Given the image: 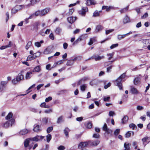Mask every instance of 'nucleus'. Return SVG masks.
I'll return each instance as SVG.
<instances>
[{
  "label": "nucleus",
  "instance_id": "obj_38",
  "mask_svg": "<svg viewBox=\"0 0 150 150\" xmlns=\"http://www.w3.org/2000/svg\"><path fill=\"white\" fill-rule=\"evenodd\" d=\"M128 120V117L127 116H125L122 119V123H125L127 122Z\"/></svg>",
  "mask_w": 150,
  "mask_h": 150
},
{
  "label": "nucleus",
  "instance_id": "obj_37",
  "mask_svg": "<svg viewBox=\"0 0 150 150\" xmlns=\"http://www.w3.org/2000/svg\"><path fill=\"white\" fill-rule=\"evenodd\" d=\"M125 37H126L125 34H124V35H118L117 36V38L118 40H120L122 39H123Z\"/></svg>",
  "mask_w": 150,
  "mask_h": 150
},
{
  "label": "nucleus",
  "instance_id": "obj_60",
  "mask_svg": "<svg viewBox=\"0 0 150 150\" xmlns=\"http://www.w3.org/2000/svg\"><path fill=\"white\" fill-rule=\"evenodd\" d=\"M118 45V44L117 43L112 44L110 47V48L111 49L117 47Z\"/></svg>",
  "mask_w": 150,
  "mask_h": 150
},
{
  "label": "nucleus",
  "instance_id": "obj_30",
  "mask_svg": "<svg viewBox=\"0 0 150 150\" xmlns=\"http://www.w3.org/2000/svg\"><path fill=\"white\" fill-rule=\"evenodd\" d=\"M102 12L101 11H96L93 13V16L94 17H98L100 16V13Z\"/></svg>",
  "mask_w": 150,
  "mask_h": 150
},
{
  "label": "nucleus",
  "instance_id": "obj_16",
  "mask_svg": "<svg viewBox=\"0 0 150 150\" xmlns=\"http://www.w3.org/2000/svg\"><path fill=\"white\" fill-rule=\"evenodd\" d=\"M114 7L112 6H103L102 7V9L106 10L107 11H109L110 10L113 9Z\"/></svg>",
  "mask_w": 150,
  "mask_h": 150
},
{
  "label": "nucleus",
  "instance_id": "obj_5",
  "mask_svg": "<svg viewBox=\"0 0 150 150\" xmlns=\"http://www.w3.org/2000/svg\"><path fill=\"white\" fill-rule=\"evenodd\" d=\"M30 139H29V138L26 139L24 142V146L25 148H27L29 147V149L30 150L32 147V146L30 145H29L30 141Z\"/></svg>",
  "mask_w": 150,
  "mask_h": 150
},
{
  "label": "nucleus",
  "instance_id": "obj_39",
  "mask_svg": "<svg viewBox=\"0 0 150 150\" xmlns=\"http://www.w3.org/2000/svg\"><path fill=\"white\" fill-rule=\"evenodd\" d=\"M52 52L50 48H47L44 51V53L45 54H48Z\"/></svg>",
  "mask_w": 150,
  "mask_h": 150
},
{
  "label": "nucleus",
  "instance_id": "obj_19",
  "mask_svg": "<svg viewBox=\"0 0 150 150\" xmlns=\"http://www.w3.org/2000/svg\"><path fill=\"white\" fill-rule=\"evenodd\" d=\"M11 46V41H10L9 43V44L7 45L2 46L0 47L1 50H3L5 49L8 47H10Z\"/></svg>",
  "mask_w": 150,
  "mask_h": 150
},
{
  "label": "nucleus",
  "instance_id": "obj_18",
  "mask_svg": "<svg viewBox=\"0 0 150 150\" xmlns=\"http://www.w3.org/2000/svg\"><path fill=\"white\" fill-rule=\"evenodd\" d=\"M49 12V9L48 8H45L41 11V16H43L45 15Z\"/></svg>",
  "mask_w": 150,
  "mask_h": 150
},
{
  "label": "nucleus",
  "instance_id": "obj_12",
  "mask_svg": "<svg viewBox=\"0 0 150 150\" xmlns=\"http://www.w3.org/2000/svg\"><path fill=\"white\" fill-rule=\"evenodd\" d=\"M76 17H70L67 18L68 21L70 23H73L76 20Z\"/></svg>",
  "mask_w": 150,
  "mask_h": 150
},
{
  "label": "nucleus",
  "instance_id": "obj_4",
  "mask_svg": "<svg viewBox=\"0 0 150 150\" xmlns=\"http://www.w3.org/2000/svg\"><path fill=\"white\" fill-rule=\"evenodd\" d=\"M44 138V137L43 136L37 135L33 138H30L29 139H30L31 141L36 142L42 140Z\"/></svg>",
  "mask_w": 150,
  "mask_h": 150
},
{
  "label": "nucleus",
  "instance_id": "obj_7",
  "mask_svg": "<svg viewBox=\"0 0 150 150\" xmlns=\"http://www.w3.org/2000/svg\"><path fill=\"white\" fill-rule=\"evenodd\" d=\"M88 11V8L87 7H83L82 9L79 11V13L82 16H84Z\"/></svg>",
  "mask_w": 150,
  "mask_h": 150
},
{
  "label": "nucleus",
  "instance_id": "obj_21",
  "mask_svg": "<svg viewBox=\"0 0 150 150\" xmlns=\"http://www.w3.org/2000/svg\"><path fill=\"white\" fill-rule=\"evenodd\" d=\"M131 144L129 143H125L124 144V150H130V146Z\"/></svg>",
  "mask_w": 150,
  "mask_h": 150
},
{
  "label": "nucleus",
  "instance_id": "obj_53",
  "mask_svg": "<svg viewBox=\"0 0 150 150\" xmlns=\"http://www.w3.org/2000/svg\"><path fill=\"white\" fill-rule=\"evenodd\" d=\"M113 54V53L108 54H107V56L108 57H109L108 58L109 60H110L112 58Z\"/></svg>",
  "mask_w": 150,
  "mask_h": 150
},
{
  "label": "nucleus",
  "instance_id": "obj_11",
  "mask_svg": "<svg viewBox=\"0 0 150 150\" xmlns=\"http://www.w3.org/2000/svg\"><path fill=\"white\" fill-rule=\"evenodd\" d=\"M33 74L32 71H29L27 72L25 76V78L26 79H30L32 77L31 75Z\"/></svg>",
  "mask_w": 150,
  "mask_h": 150
},
{
  "label": "nucleus",
  "instance_id": "obj_27",
  "mask_svg": "<svg viewBox=\"0 0 150 150\" xmlns=\"http://www.w3.org/2000/svg\"><path fill=\"white\" fill-rule=\"evenodd\" d=\"M62 31V28L59 27H58L55 30V32L56 34L60 35Z\"/></svg>",
  "mask_w": 150,
  "mask_h": 150
},
{
  "label": "nucleus",
  "instance_id": "obj_6",
  "mask_svg": "<svg viewBox=\"0 0 150 150\" xmlns=\"http://www.w3.org/2000/svg\"><path fill=\"white\" fill-rule=\"evenodd\" d=\"M142 140L143 142V144L145 146L147 144H148L150 142V138L146 137L142 138Z\"/></svg>",
  "mask_w": 150,
  "mask_h": 150
},
{
  "label": "nucleus",
  "instance_id": "obj_22",
  "mask_svg": "<svg viewBox=\"0 0 150 150\" xmlns=\"http://www.w3.org/2000/svg\"><path fill=\"white\" fill-rule=\"evenodd\" d=\"M34 127L33 128V130L36 132H38L41 131L40 127L39 125H35Z\"/></svg>",
  "mask_w": 150,
  "mask_h": 150
},
{
  "label": "nucleus",
  "instance_id": "obj_36",
  "mask_svg": "<svg viewBox=\"0 0 150 150\" xmlns=\"http://www.w3.org/2000/svg\"><path fill=\"white\" fill-rule=\"evenodd\" d=\"M43 41L41 40L40 42H36L35 43V46L37 47H39L41 46V44L42 43H43Z\"/></svg>",
  "mask_w": 150,
  "mask_h": 150
},
{
  "label": "nucleus",
  "instance_id": "obj_13",
  "mask_svg": "<svg viewBox=\"0 0 150 150\" xmlns=\"http://www.w3.org/2000/svg\"><path fill=\"white\" fill-rule=\"evenodd\" d=\"M41 69L40 66H38L35 67L33 70L32 72H39L41 71Z\"/></svg>",
  "mask_w": 150,
  "mask_h": 150
},
{
  "label": "nucleus",
  "instance_id": "obj_63",
  "mask_svg": "<svg viewBox=\"0 0 150 150\" xmlns=\"http://www.w3.org/2000/svg\"><path fill=\"white\" fill-rule=\"evenodd\" d=\"M7 83V81H2L1 82V85L3 88L4 87Z\"/></svg>",
  "mask_w": 150,
  "mask_h": 150
},
{
  "label": "nucleus",
  "instance_id": "obj_56",
  "mask_svg": "<svg viewBox=\"0 0 150 150\" xmlns=\"http://www.w3.org/2000/svg\"><path fill=\"white\" fill-rule=\"evenodd\" d=\"M33 59H34L33 58V55H29L28 56V57L27 58V61H28V60L31 61V60H32Z\"/></svg>",
  "mask_w": 150,
  "mask_h": 150
},
{
  "label": "nucleus",
  "instance_id": "obj_15",
  "mask_svg": "<svg viewBox=\"0 0 150 150\" xmlns=\"http://www.w3.org/2000/svg\"><path fill=\"white\" fill-rule=\"evenodd\" d=\"M98 83V81L97 79H95L91 81L90 83V84L92 86H94L97 85Z\"/></svg>",
  "mask_w": 150,
  "mask_h": 150
},
{
  "label": "nucleus",
  "instance_id": "obj_50",
  "mask_svg": "<svg viewBox=\"0 0 150 150\" xmlns=\"http://www.w3.org/2000/svg\"><path fill=\"white\" fill-rule=\"evenodd\" d=\"M63 63V61L62 60H61L60 61H58L56 63H55L54 65V67L56 66L57 65H60L61 64Z\"/></svg>",
  "mask_w": 150,
  "mask_h": 150
},
{
  "label": "nucleus",
  "instance_id": "obj_24",
  "mask_svg": "<svg viewBox=\"0 0 150 150\" xmlns=\"http://www.w3.org/2000/svg\"><path fill=\"white\" fill-rule=\"evenodd\" d=\"M130 20L129 18L127 16H126L123 19V22L124 24L130 22Z\"/></svg>",
  "mask_w": 150,
  "mask_h": 150
},
{
  "label": "nucleus",
  "instance_id": "obj_10",
  "mask_svg": "<svg viewBox=\"0 0 150 150\" xmlns=\"http://www.w3.org/2000/svg\"><path fill=\"white\" fill-rule=\"evenodd\" d=\"M77 57L75 58L74 59L71 60H68L67 63L66 65L68 66H71L74 63V61L76 60Z\"/></svg>",
  "mask_w": 150,
  "mask_h": 150
},
{
  "label": "nucleus",
  "instance_id": "obj_3",
  "mask_svg": "<svg viewBox=\"0 0 150 150\" xmlns=\"http://www.w3.org/2000/svg\"><path fill=\"white\" fill-rule=\"evenodd\" d=\"M88 145V143L87 142H81L79 144L78 148L81 150H87L86 147Z\"/></svg>",
  "mask_w": 150,
  "mask_h": 150
},
{
  "label": "nucleus",
  "instance_id": "obj_33",
  "mask_svg": "<svg viewBox=\"0 0 150 150\" xmlns=\"http://www.w3.org/2000/svg\"><path fill=\"white\" fill-rule=\"evenodd\" d=\"M134 132H133L128 131L125 134V137L126 138H129L131 136V134L133 135Z\"/></svg>",
  "mask_w": 150,
  "mask_h": 150
},
{
  "label": "nucleus",
  "instance_id": "obj_34",
  "mask_svg": "<svg viewBox=\"0 0 150 150\" xmlns=\"http://www.w3.org/2000/svg\"><path fill=\"white\" fill-rule=\"evenodd\" d=\"M100 143V141L98 140H96L93 142L91 143V145L93 146H97Z\"/></svg>",
  "mask_w": 150,
  "mask_h": 150
},
{
  "label": "nucleus",
  "instance_id": "obj_46",
  "mask_svg": "<svg viewBox=\"0 0 150 150\" xmlns=\"http://www.w3.org/2000/svg\"><path fill=\"white\" fill-rule=\"evenodd\" d=\"M103 100L105 102H107L110 99V97L109 96H104L103 98Z\"/></svg>",
  "mask_w": 150,
  "mask_h": 150
},
{
  "label": "nucleus",
  "instance_id": "obj_45",
  "mask_svg": "<svg viewBox=\"0 0 150 150\" xmlns=\"http://www.w3.org/2000/svg\"><path fill=\"white\" fill-rule=\"evenodd\" d=\"M18 11L16 6L13 8L11 10L12 13L15 14Z\"/></svg>",
  "mask_w": 150,
  "mask_h": 150
},
{
  "label": "nucleus",
  "instance_id": "obj_48",
  "mask_svg": "<svg viewBox=\"0 0 150 150\" xmlns=\"http://www.w3.org/2000/svg\"><path fill=\"white\" fill-rule=\"evenodd\" d=\"M53 129V127H48L47 130V133H49Z\"/></svg>",
  "mask_w": 150,
  "mask_h": 150
},
{
  "label": "nucleus",
  "instance_id": "obj_42",
  "mask_svg": "<svg viewBox=\"0 0 150 150\" xmlns=\"http://www.w3.org/2000/svg\"><path fill=\"white\" fill-rule=\"evenodd\" d=\"M69 131V129L68 128H66L64 130V132L66 136H68V132Z\"/></svg>",
  "mask_w": 150,
  "mask_h": 150
},
{
  "label": "nucleus",
  "instance_id": "obj_52",
  "mask_svg": "<svg viewBox=\"0 0 150 150\" xmlns=\"http://www.w3.org/2000/svg\"><path fill=\"white\" fill-rule=\"evenodd\" d=\"M114 31V29H111L109 30H106L105 31V34L106 35H108L110 33L113 32Z\"/></svg>",
  "mask_w": 150,
  "mask_h": 150
},
{
  "label": "nucleus",
  "instance_id": "obj_8",
  "mask_svg": "<svg viewBox=\"0 0 150 150\" xmlns=\"http://www.w3.org/2000/svg\"><path fill=\"white\" fill-rule=\"evenodd\" d=\"M104 58V56H100L98 55H94L92 56L91 58H90L88 59H90L91 58L94 59L96 61L100 60L101 59Z\"/></svg>",
  "mask_w": 150,
  "mask_h": 150
},
{
  "label": "nucleus",
  "instance_id": "obj_41",
  "mask_svg": "<svg viewBox=\"0 0 150 150\" xmlns=\"http://www.w3.org/2000/svg\"><path fill=\"white\" fill-rule=\"evenodd\" d=\"M128 6H127L124 8H123L120 10V12L121 13H124L128 10Z\"/></svg>",
  "mask_w": 150,
  "mask_h": 150
},
{
  "label": "nucleus",
  "instance_id": "obj_57",
  "mask_svg": "<svg viewBox=\"0 0 150 150\" xmlns=\"http://www.w3.org/2000/svg\"><path fill=\"white\" fill-rule=\"evenodd\" d=\"M144 109L143 107L140 105H138L137 107V109L138 110H141Z\"/></svg>",
  "mask_w": 150,
  "mask_h": 150
},
{
  "label": "nucleus",
  "instance_id": "obj_35",
  "mask_svg": "<svg viewBox=\"0 0 150 150\" xmlns=\"http://www.w3.org/2000/svg\"><path fill=\"white\" fill-rule=\"evenodd\" d=\"M140 78L138 77L136 78L134 81V83L135 85L138 84L140 82Z\"/></svg>",
  "mask_w": 150,
  "mask_h": 150
},
{
  "label": "nucleus",
  "instance_id": "obj_55",
  "mask_svg": "<svg viewBox=\"0 0 150 150\" xmlns=\"http://www.w3.org/2000/svg\"><path fill=\"white\" fill-rule=\"evenodd\" d=\"M129 127L131 128H132V129H134L135 128L137 127L133 123L130 124L129 125Z\"/></svg>",
  "mask_w": 150,
  "mask_h": 150
},
{
  "label": "nucleus",
  "instance_id": "obj_51",
  "mask_svg": "<svg viewBox=\"0 0 150 150\" xmlns=\"http://www.w3.org/2000/svg\"><path fill=\"white\" fill-rule=\"evenodd\" d=\"M63 120V116H61L58 118L57 121V122L58 123H60Z\"/></svg>",
  "mask_w": 150,
  "mask_h": 150
},
{
  "label": "nucleus",
  "instance_id": "obj_20",
  "mask_svg": "<svg viewBox=\"0 0 150 150\" xmlns=\"http://www.w3.org/2000/svg\"><path fill=\"white\" fill-rule=\"evenodd\" d=\"M28 132V130L26 129H24L20 131L19 132V134L20 135H24Z\"/></svg>",
  "mask_w": 150,
  "mask_h": 150
},
{
  "label": "nucleus",
  "instance_id": "obj_62",
  "mask_svg": "<svg viewBox=\"0 0 150 150\" xmlns=\"http://www.w3.org/2000/svg\"><path fill=\"white\" fill-rule=\"evenodd\" d=\"M52 110L51 109H49L47 110H46L44 112L46 113H50L52 112Z\"/></svg>",
  "mask_w": 150,
  "mask_h": 150
},
{
  "label": "nucleus",
  "instance_id": "obj_1",
  "mask_svg": "<svg viewBox=\"0 0 150 150\" xmlns=\"http://www.w3.org/2000/svg\"><path fill=\"white\" fill-rule=\"evenodd\" d=\"M125 74H122L117 79L115 80V84L116 85L118 86L120 89H122V84L121 83L122 81L125 78Z\"/></svg>",
  "mask_w": 150,
  "mask_h": 150
},
{
  "label": "nucleus",
  "instance_id": "obj_64",
  "mask_svg": "<svg viewBox=\"0 0 150 150\" xmlns=\"http://www.w3.org/2000/svg\"><path fill=\"white\" fill-rule=\"evenodd\" d=\"M103 130L105 131H106L108 129L107 125L106 123H105L104 124V125L103 127Z\"/></svg>",
  "mask_w": 150,
  "mask_h": 150
},
{
  "label": "nucleus",
  "instance_id": "obj_54",
  "mask_svg": "<svg viewBox=\"0 0 150 150\" xmlns=\"http://www.w3.org/2000/svg\"><path fill=\"white\" fill-rule=\"evenodd\" d=\"M120 132V129H117L114 131V134L116 136H117L119 133Z\"/></svg>",
  "mask_w": 150,
  "mask_h": 150
},
{
  "label": "nucleus",
  "instance_id": "obj_17",
  "mask_svg": "<svg viewBox=\"0 0 150 150\" xmlns=\"http://www.w3.org/2000/svg\"><path fill=\"white\" fill-rule=\"evenodd\" d=\"M95 4L96 2L94 0H87L86 1V4L88 6H90Z\"/></svg>",
  "mask_w": 150,
  "mask_h": 150
},
{
  "label": "nucleus",
  "instance_id": "obj_14",
  "mask_svg": "<svg viewBox=\"0 0 150 150\" xmlns=\"http://www.w3.org/2000/svg\"><path fill=\"white\" fill-rule=\"evenodd\" d=\"M131 91L133 94H138L139 93L137 89L132 87H131Z\"/></svg>",
  "mask_w": 150,
  "mask_h": 150
},
{
  "label": "nucleus",
  "instance_id": "obj_58",
  "mask_svg": "<svg viewBox=\"0 0 150 150\" xmlns=\"http://www.w3.org/2000/svg\"><path fill=\"white\" fill-rule=\"evenodd\" d=\"M52 98L51 96H49L48 98H46L45 99V101L46 102H48L49 101L52 100Z\"/></svg>",
  "mask_w": 150,
  "mask_h": 150
},
{
  "label": "nucleus",
  "instance_id": "obj_47",
  "mask_svg": "<svg viewBox=\"0 0 150 150\" xmlns=\"http://www.w3.org/2000/svg\"><path fill=\"white\" fill-rule=\"evenodd\" d=\"M31 45L32 42L30 41L28 42L25 46V49L26 50H28Z\"/></svg>",
  "mask_w": 150,
  "mask_h": 150
},
{
  "label": "nucleus",
  "instance_id": "obj_40",
  "mask_svg": "<svg viewBox=\"0 0 150 150\" xmlns=\"http://www.w3.org/2000/svg\"><path fill=\"white\" fill-rule=\"evenodd\" d=\"M52 139V136L50 134H48L46 136L47 142H49Z\"/></svg>",
  "mask_w": 150,
  "mask_h": 150
},
{
  "label": "nucleus",
  "instance_id": "obj_25",
  "mask_svg": "<svg viewBox=\"0 0 150 150\" xmlns=\"http://www.w3.org/2000/svg\"><path fill=\"white\" fill-rule=\"evenodd\" d=\"M83 35H82L80 37H79L73 43V45H75L76 44H77L78 42H80L83 39Z\"/></svg>",
  "mask_w": 150,
  "mask_h": 150
},
{
  "label": "nucleus",
  "instance_id": "obj_49",
  "mask_svg": "<svg viewBox=\"0 0 150 150\" xmlns=\"http://www.w3.org/2000/svg\"><path fill=\"white\" fill-rule=\"evenodd\" d=\"M86 87V84H83L80 86L81 90L83 91H84L85 88Z\"/></svg>",
  "mask_w": 150,
  "mask_h": 150
},
{
  "label": "nucleus",
  "instance_id": "obj_29",
  "mask_svg": "<svg viewBox=\"0 0 150 150\" xmlns=\"http://www.w3.org/2000/svg\"><path fill=\"white\" fill-rule=\"evenodd\" d=\"M48 120V118L47 117H45L43 118L41 121L44 124H47Z\"/></svg>",
  "mask_w": 150,
  "mask_h": 150
},
{
  "label": "nucleus",
  "instance_id": "obj_23",
  "mask_svg": "<svg viewBox=\"0 0 150 150\" xmlns=\"http://www.w3.org/2000/svg\"><path fill=\"white\" fill-rule=\"evenodd\" d=\"M16 7L18 11L19 10H20L23 9L25 8L28 7L26 6V5H18L16 6Z\"/></svg>",
  "mask_w": 150,
  "mask_h": 150
},
{
  "label": "nucleus",
  "instance_id": "obj_31",
  "mask_svg": "<svg viewBox=\"0 0 150 150\" xmlns=\"http://www.w3.org/2000/svg\"><path fill=\"white\" fill-rule=\"evenodd\" d=\"M96 41V38H91L90 39V41L88 43V45H91L94 42Z\"/></svg>",
  "mask_w": 150,
  "mask_h": 150
},
{
  "label": "nucleus",
  "instance_id": "obj_43",
  "mask_svg": "<svg viewBox=\"0 0 150 150\" xmlns=\"http://www.w3.org/2000/svg\"><path fill=\"white\" fill-rule=\"evenodd\" d=\"M74 11V9H70L69 12L66 13L67 16H69L71 15Z\"/></svg>",
  "mask_w": 150,
  "mask_h": 150
},
{
  "label": "nucleus",
  "instance_id": "obj_59",
  "mask_svg": "<svg viewBox=\"0 0 150 150\" xmlns=\"http://www.w3.org/2000/svg\"><path fill=\"white\" fill-rule=\"evenodd\" d=\"M35 16H37L39 15L41 16V11H37L35 13Z\"/></svg>",
  "mask_w": 150,
  "mask_h": 150
},
{
  "label": "nucleus",
  "instance_id": "obj_61",
  "mask_svg": "<svg viewBox=\"0 0 150 150\" xmlns=\"http://www.w3.org/2000/svg\"><path fill=\"white\" fill-rule=\"evenodd\" d=\"M65 147L63 146H60L57 148L58 150H64L65 149Z\"/></svg>",
  "mask_w": 150,
  "mask_h": 150
},
{
  "label": "nucleus",
  "instance_id": "obj_44",
  "mask_svg": "<svg viewBox=\"0 0 150 150\" xmlns=\"http://www.w3.org/2000/svg\"><path fill=\"white\" fill-rule=\"evenodd\" d=\"M35 84H33L32 86H30L28 89L26 91V92H27V93H29L31 91V90H30L32 88H33L34 87H35Z\"/></svg>",
  "mask_w": 150,
  "mask_h": 150
},
{
  "label": "nucleus",
  "instance_id": "obj_32",
  "mask_svg": "<svg viewBox=\"0 0 150 150\" xmlns=\"http://www.w3.org/2000/svg\"><path fill=\"white\" fill-rule=\"evenodd\" d=\"M13 114L11 112H9L8 115L6 117L5 119L6 120H10L12 118Z\"/></svg>",
  "mask_w": 150,
  "mask_h": 150
},
{
  "label": "nucleus",
  "instance_id": "obj_28",
  "mask_svg": "<svg viewBox=\"0 0 150 150\" xmlns=\"http://www.w3.org/2000/svg\"><path fill=\"white\" fill-rule=\"evenodd\" d=\"M30 4H29L26 5V6L27 7H29L31 6H32L33 5L36 4L37 2L35 0H30Z\"/></svg>",
  "mask_w": 150,
  "mask_h": 150
},
{
  "label": "nucleus",
  "instance_id": "obj_9",
  "mask_svg": "<svg viewBox=\"0 0 150 150\" xmlns=\"http://www.w3.org/2000/svg\"><path fill=\"white\" fill-rule=\"evenodd\" d=\"M103 28V27L102 25H98L96 26L95 31L96 33L102 30Z\"/></svg>",
  "mask_w": 150,
  "mask_h": 150
},
{
  "label": "nucleus",
  "instance_id": "obj_2",
  "mask_svg": "<svg viewBox=\"0 0 150 150\" xmlns=\"http://www.w3.org/2000/svg\"><path fill=\"white\" fill-rule=\"evenodd\" d=\"M14 120L13 119H11L6 122L5 123L2 124V126L3 127L7 128L9 127L10 126H11L14 124Z\"/></svg>",
  "mask_w": 150,
  "mask_h": 150
},
{
  "label": "nucleus",
  "instance_id": "obj_26",
  "mask_svg": "<svg viewBox=\"0 0 150 150\" xmlns=\"http://www.w3.org/2000/svg\"><path fill=\"white\" fill-rule=\"evenodd\" d=\"M24 78L23 76L21 74H18V76H17L16 79L18 81H20Z\"/></svg>",
  "mask_w": 150,
  "mask_h": 150
}]
</instances>
